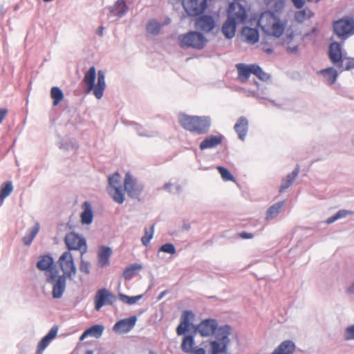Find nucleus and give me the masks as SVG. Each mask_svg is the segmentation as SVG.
I'll return each instance as SVG.
<instances>
[{"instance_id": "7c9ffc66", "label": "nucleus", "mask_w": 354, "mask_h": 354, "mask_svg": "<svg viewBox=\"0 0 354 354\" xmlns=\"http://www.w3.org/2000/svg\"><path fill=\"white\" fill-rule=\"evenodd\" d=\"M40 229V225L38 222H36L34 226L30 229H28L23 237V242L26 245H30L35 237L38 234Z\"/></svg>"}, {"instance_id": "8fccbe9b", "label": "nucleus", "mask_w": 354, "mask_h": 354, "mask_svg": "<svg viewBox=\"0 0 354 354\" xmlns=\"http://www.w3.org/2000/svg\"><path fill=\"white\" fill-rule=\"evenodd\" d=\"M176 248L172 243H165L160 246L158 249V252H162L170 254L176 253Z\"/></svg>"}, {"instance_id": "c85d7f7f", "label": "nucleus", "mask_w": 354, "mask_h": 354, "mask_svg": "<svg viewBox=\"0 0 354 354\" xmlns=\"http://www.w3.org/2000/svg\"><path fill=\"white\" fill-rule=\"evenodd\" d=\"M242 34L249 44H254L259 40V32L256 28L245 27L242 30Z\"/></svg>"}, {"instance_id": "a18cd8bd", "label": "nucleus", "mask_w": 354, "mask_h": 354, "mask_svg": "<svg viewBox=\"0 0 354 354\" xmlns=\"http://www.w3.org/2000/svg\"><path fill=\"white\" fill-rule=\"evenodd\" d=\"M154 234V225L153 224L149 229L145 228V235L141 238L142 244L147 246L153 239Z\"/></svg>"}, {"instance_id": "4c0bfd02", "label": "nucleus", "mask_w": 354, "mask_h": 354, "mask_svg": "<svg viewBox=\"0 0 354 354\" xmlns=\"http://www.w3.org/2000/svg\"><path fill=\"white\" fill-rule=\"evenodd\" d=\"M50 97L53 100V105L57 106L64 99V93L60 88L54 86L50 90Z\"/></svg>"}, {"instance_id": "603ef678", "label": "nucleus", "mask_w": 354, "mask_h": 354, "mask_svg": "<svg viewBox=\"0 0 354 354\" xmlns=\"http://www.w3.org/2000/svg\"><path fill=\"white\" fill-rule=\"evenodd\" d=\"M80 270L81 272L88 274L90 273V263L88 261L81 260Z\"/></svg>"}, {"instance_id": "3c124183", "label": "nucleus", "mask_w": 354, "mask_h": 354, "mask_svg": "<svg viewBox=\"0 0 354 354\" xmlns=\"http://www.w3.org/2000/svg\"><path fill=\"white\" fill-rule=\"evenodd\" d=\"M344 339L346 341L354 340V324L350 325L345 328Z\"/></svg>"}, {"instance_id": "bb28decb", "label": "nucleus", "mask_w": 354, "mask_h": 354, "mask_svg": "<svg viewBox=\"0 0 354 354\" xmlns=\"http://www.w3.org/2000/svg\"><path fill=\"white\" fill-rule=\"evenodd\" d=\"M299 172V167L297 166L290 174H288L286 178L282 180L279 192L282 193L288 187H290L293 182L295 181L296 177L298 176Z\"/></svg>"}, {"instance_id": "393cba45", "label": "nucleus", "mask_w": 354, "mask_h": 354, "mask_svg": "<svg viewBox=\"0 0 354 354\" xmlns=\"http://www.w3.org/2000/svg\"><path fill=\"white\" fill-rule=\"evenodd\" d=\"M295 344L290 340L281 342L270 354H293Z\"/></svg>"}, {"instance_id": "e2e57ef3", "label": "nucleus", "mask_w": 354, "mask_h": 354, "mask_svg": "<svg viewBox=\"0 0 354 354\" xmlns=\"http://www.w3.org/2000/svg\"><path fill=\"white\" fill-rule=\"evenodd\" d=\"M240 236L243 239H251L253 237V235L251 233H248V232H242L241 234H240Z\"/></svg>"}, {"instance_id": "e433bc0d", "label": "nucleus", "mask_w": 354, "mask_h": 354, "mask_svg": "<svg viewBox=\"0 0 354 354\" xmlns=\"http://www.w3.org/2000/svg\"><path fill=\"white\" fill-rule=\"evenodd\" d=\"M284 29V24L279 19H277L272 24L271 26V35L277 38H279L283 33Z\"/></svg>"}, {"instance_id": "a19ab883", "label": "nucleus", "mask_w": 354, "mask_h": 354, "mask_svg": "<svg viewBox=\"0 0 354 354\" xmlns=\"http://www.w3.org/2000/svg\"><path fill=\"white\" fill-rule=\"evenodd\" d=\"M125 124L133 125L135 127V130L136 131V132L139 136L151 138V137H153L155 136L154 133L149 132V131L145 130L141 125H140L136 122H125Z\"/></svg>"}, {"instance_id": "4d7b16f0", "label": "nucleus", "mask_w": 354, "mask_h": 354, "mask_svg": "<svg viewBox=\"0 0 354 354\" xmlns=\"http://www.w3.org/2000/svg\"><path fill=\"white\" fill-rule=\"evenodd\" d=\"M354 68V58H348L344 67V70L348 71Z\"/></svg>"}, {"instance_id": "c756f323", "label": "nucleus", "mask_w": 354, "mask_h": 354, "mask_svg": "<svg viewBox=\"0 0 354 354\" xmlns=\"http://www.w3.org/2000/svg\"><path fill=\"white\" fill-rule=\"evenodd\" d=\"M195 345L194 335H184L183 341L180 345L181 350L186 353H191L194 350L193 347Z\"/></svg>"}, {"instance_id": "6e6d98bb", "label": "nucleus", "mask_w": 354, "mask_h": 354, "mask_svg": "<svg viewBox=\"0 0 354 354\" xmlns=\"http://www.w3.org/2000/svg\"><path fill=\"white\" fill-rule=\"evenodd\" d=\"M351 213V212H350L348 210L341 209V210H339L336 214H337L338 219H340V218L346 217Z\"/></svg>"}, {"instance_id": "f8f14e48", "label": "nucleus", "mask_w": 354, "mask_h": 354, "mask_svg": "<svg viewBox=\"0 0 354 354\" xmlns=\"http://www.w3.org/2000/svg\"><path fill=\"white\" fill-rule=\"evenodd\" d=\"M116 301L115 296L106 288H102L97 291L94 302L95 309L100 310L104 305H112Z\"/></svg>"}, {"instance_id": "864d4df0", "label": "nucleus", "mask_w": 354, "mask_h": 354, "mask_svg": "<svg viewBox=\"0 0 354 354\" xmlns=\"http://www.w3.org/2000/svg\"><path fill=\"white\" fill-rule=\"evenodd\" d=\"M172 184L170 183H165L163 188L166 190H167L170 193L176 194L179 193L181 191V187L180 185H175V191H173L171 189V187H172Z\"/></svg>"}, {"instance_id": "69168bd1", "label": "nucleus", "mask_w": 354, "mask_h": 354, "mask_svg": "<svg viewBox=\"0 0 354 354\" xmlns=\"http://www.w3.org/2000/svg\"><path fill=\"white\" fill-rule=\"evenodd\" d=\"M7 114V110L6 109H0V123L2 122V120L4 119Z\"/></svg>"}, {"instance_id": "473e14b6", "label": "nucleus", "mask_w": 354, "mask_h": 354, "mask_svg": "<svg viewBox=\"0 0 354 354\" xmlns=\"http://www.w3.org/2000/svg\"><path fill=\"white\" fill-rule=\"evenodd\" d=\"M314 15L315 13L310 8H305L304 9L298 10L295 13V20L299 24H301L306 19H311Z\"/></svg>"}, {"instance_id": "39448f33", "label": "nucleus", "mask_w": 354, "mask_h": 354, "mask_svg": "<svg viewBox=\"0 0 354 354\" xmlns=\"http://www.w3.org/2000/svg\"><path fill=\"white\" fill-rule=\"evenodd\" d=\"M178 41L182 48L191 47L201 50L205 46L207 40L202 33L190 31L187 34L179 35Z\"/></svg>"}, {"instance_id": "4be33fe9", "label": "nucleus", "mask_w": 354, "mask_h": 354, "mask_svg": "<svg viewBox=\"0 0 354 354\" xmlns=\"http://www.w3.org/2000/svg\"><path fill=\"white\" fill-rule=\"evenodd\" d=\"M223 138L224 136L221 134L207 136L201 142L199 148L201 150H205L216 147L221 144Z\"/></svg>"}, {"instance_id": "f704fd0d", "label": "nucleus", "mask_w": 354, "mask_h": 354, "mask_svg": "<svg viewBox=\"0 0 354 354\" xmlns=\"http://www.w3.org/2000/svg\"><path fill=\"white\" fill-rule=\"evenodd\" d=\"M109 194L112 197L114 202L122 204L124 201V193L122 187L107 190Z\"/></svg>"}, {"instance_id": "2f4dec72", "label": "nucleus", "mask_w": 354, "mask_h": 354, "mask_svg": "<svg viewBox=\"0 0 354 354\" xmlns=\"http://www.w3.org/2000/svg\"><path fill=\"white\" fill-rule=\"evenodd\" d=\"M285 201H281L270 206L266 212V219L270 221L275 218L284 206Z\"/></svg>"}, {"instance_id": "338daca9", "label": "nucleus", "mask_w": 354, "mask_h": 354, "mask_svg": "<svg viewBox=\"0 0 354 354\" xmlns=\"http://www.w3.org/2000/svg\"><path fill=\"white\" fill-rule=\"evenodd\" d=\"M90 336V334H89V332L88 330V329H86V330H84V332L81 335L80 337V341H82L84 340L85 338H86L87 337H89Z\"/></svg>"}, {"instance_id": "a211bd4d", "label": "nucleus", "mask_w": 354, "mask_h": 354, "mask_svg": "<svg viewBox=\"0 0 354 354\" xmlns=\"http://www.w3.org/2000/svg\"><path fill=\"white\" fill-rule=\"evenodd\" d=\"M194 317V314L191 310H185L183 313L180 324L176 328V333L178 336L185 335L188 331L191 324L190 320Z\"/></svg>"}, {"instance_id": "052dcab7", "label": "nucleus", "mask_w": 354, "mask_h": 354, "mask_svg": "<svg viewBox=\"0 0 354 354\" xmlns=\"http://www.w3.org/2000/svg\"><path fill=\"white\" fill-rule=\"evenodd\" d=\"M293 37L294 35L292 33L287 35L283 41L284 44L288 45L290 44L292 41Z\"/></svg>"}, {"instance_id": "b1692460", "label": "nucleus", "mask_w": 354, "mask_h": 354, "mask_svg": "<svg viewBox=\"0 0 354 354\" xmlns=\"http://www.w3.org/2000/svg\"><path fill=\"white\" fill-rule=\"evenodd\" d=\"M53 259L50 254L39 256L37 262V268L41 271L50 272V270L55 269L53 267Z\"/></svg>"}, {"instance_id": "1a4fd4ad", "label": "nucleus", "mask_w": 354, "mask_h": 354, "mask_svg": "<svg viewBox=\"0 0 354 354\" xmlns=\"http://www.w3.org/2000/svg\"><path fill=\"white\" fill-rule=\"evenodd\" d=\"M58 263L63 272L62 274L67 276L69 280H73L77 273V269L71 252L65 251L63 252L59 258Z\"/></svg>"}, {"instance_id": "aec40b11", "label": "nucleus", "mask_w": 354, "mask_h": 354, "mask_svg": "<svg viewBox=\"0 0 354 354\" xmlns=\"http://www.w3.org/2000/svg\"><path fill=\"white\" fill-rule=\"evenodd\" d=\"M112 254L111 248L101 245L97 252V263L100 267L104 268L110 264V258Z\"/></svg>"}, {"instance_id": "680f3d73", "label": "nucleus", "mask_w": 354, "mask_h": 354, "mask_svg": "<svg viewBox=\"0 0 354 354\" xmlns=\"http://www.w3.org/2000/svg\"><path fill=\"white\" fill-rule=\"evenodd\" d=\"M189 354H206V352L203 348H197Z\"/></svg>"}, {"instance_id": "13d9d810", "label": "nucleus", "mask_w": 354, "mask_h": 354, "mask_svg": "<svg viewBox=\"0 0 354 354\" xmlns=\"http://www.w3.org/2000/svg\"><path fill=\"white\" fill-rule=\"evenodd\" d=\"M346 292L348 295H354V281H352L346 288Z\"/></svg>"}, {"instance_id": "cd10ccee", "label": "nucleus", "mask_w": 354, "mask_h": 354, "mask_svg": "<svg viewBox=\"0 0 354 354\" xmlns=\"http://www.w3.org/2000/svg\"><path fill=\"white\" fill-rule=\"evenodd\" d=\"M236 67L238 71L239 77L242 82H246L250 77V74H252L253 68L252 64H238Z\"/></svg>"}, {"instance_id": "4468645a", "label": "nucleus", "mask_w": 354, "mask_h": 354, "mask_svg": "<svg viewBox=\"0 0 354 354\" xmlns=\"http://www.w3.org/2000/svg\"><path fill=\"white\" fill-rule=\"evenodd\" d=\"M109 11L108 18L115 17V21L122 18L129 10V6L125 0H117L112 6L107 7Z\"/></svg>"}, {"instance_id": "c9c22d12", "label": "nucleus", "mask_w": 354, "mask_h": 354, "mask_svg": "<svg viewBox=\"0 0 354 354\" xmlns=\"http://www.w3.org/2000/svg\"><path fill=\"white\" fill-rule=\"evenodd\" d=\"M142 268V266L138 263H133L127 267L123 272V277L127 280L131 279L136 271L140 270Z\"/></svg>"}, {"instance_id": "de8ad7c7", "label": "nucleus", "mask_w": 354, "mask_h": 354, "mask_svg": "<svg viewBox=\"0 0 354 354\" xmlns=\"http://www.w3.org/2000/svg\"><path fill=\"white\" fill-rule=\"evenodd\" d=\"M217 169L224 180L235 181L234 176L230 172V171L227 168L222 166H218L217 167Z\"/></svg>"}, {"instance_id": "09e8293b", "label": "nucleus", "mask_w": 354, "mask_h": 354, "mask_svg": "<svg viewBox=\"0 0 354 354\" xmlns=\"http://www.w3.org/2000/svg\"><path fill=\"white\" fill-rule=\"evenodd\" d=\"M77 147V141L75 139H68L65 142H62L59 144V148L65 150H71Z\"/></svg>"}, {"instance_id": "5701e85b", "label": "nucleus", "mask_w": 354, "mask_h": 354, "mask_svg": "<svg viewBox=\"0 0 354 354\" xmlns=\"http://www.w3.org/2000/svg\"><path fill=\"white\" fill-rule=\"evenodd\" d=\"M83 211L80 214L81 223L83 225H90L93 220V211L91 203L85 201L82 204Z\"/></svg>"}, {"instance_id": "20e7f679", "label": "nucleus", "mask_w": 354, "mask_h": 354, "mask_svg": "<svg viewBox=\"0 0 354 354\" xmlns=\"http://www.w3.org/2000/svg\"><path fill=\"white\" fill-rule=\"evenodd\" d=\"M219 332L217 334V338L210 342V348L217 350L218 354L230 353L228 346L230 344V335L232 333V327L228 324L222 325Z\"/></svg>"}, {"instance_id": "a878e982", "label": "nucleus", "mask_w": 354, "mask_h": 354, "mask_svg": "<svg viewBox=\"0 0 354 354\" xmlns=\"http://www.w3.org/2000/svg\"><path fill=\"white\" fill-rule=\"evenodd\" d=\"M236 23L233 19L227 17L222 26V33L227 39H232L234 35L236 28Z\"/></svg>"}, {"instance_id": "423d86ee", "label": "nucleus", "mask_w": 354, "mask_h": 354, "mask_svg": "<svg viewBox=\"0 0 354 354\" xmlns=\"http://www.w3.org/2000/svg\"><path fill=\"white\" fill-rule=\"evenodd\" d=\"M222 326H218L217 320L212 318L205 319L202 320L194 328L195 333H198L203 337L214 336L217 338V334L220 333V328Z\"/></svg>"}, {"instance_id": "49530a36", "label": "nucleus", "mask_w": 354, "mask_h": 354, "mask_svg": "<svg viewBox=\"0 0 354 354\" xmlns=\"http://www.w3.org/2000/svg\"><path fill=\"white\" fill-rule=\"evenodd\" d=\"M104 326L100 324H95L88 328V330L90 334V337H94L95 338H99L102 336L104 331Z\"/></svg>"}, {"instance_id": "ddd939ff", "label": "nucleus", "mask_w": 354, "mask_h": 354, "mask_svg": "<svg viewBox=\"0 0 354 354\" xmlns=\"http://www.w3.org/2000/svg\"><path fill=\"white\" fill-rule=\"evenodd\" d=\"M227 17L236 24H243L247 18L246 10L239 3H231L228 8Z\"/></svg>"}, {"instance_id": "5fc2aeb1", "label": "nucleus", "mask_w": 354, "mask_h": 354, "mask_svg": "<svg viewBox=\"0 0 354 354\" xmlns=\"http://www.w3.org/2000/svg\"><path fill=\"white\" fill-rule=\"evenodd\" d=\"M294 6L297 9H301L305 5L306 0H291Z\"/></svg>"}, {"instance_id": "6ab92c4d", "label": "nucleus", "mask_w": 354, "mask_h": 354, "mask_svg": "<svg viewBox=\"0 0 354 354\" xmlns=\"http://www.w3.org/2000/svg\"><path fill=\"white\" fill-rule=\"evenodd\" d=\"M58 326H53L48 333L40 340L37 345V354H42L50 342L57 336Z\"/></svg>"}, {"instance_id": "412c9836", "label": "nucleus", "mask_w": 354, "mask_h": 354, "mask_svg": "<svg viewBox=\"0 0 354 354\" xmlns=\"http://www.w3.org/2000/svg\"><path fill=\"white\" fill-rule=\"evenodd\" d=\"M234 129L239 138L244 141L248 131V120L247 118L243 116L240 117L234 124Z\"/></svg>"}, {"instance_id": "ea45409f", "label": "nucleus", "mask_w": 354, "mask_h": 354, "mask_svg": "<svg viewBox=\"0 0 354 354\" xmlns=\"http://www.w3.org/2000/svg\"><path fill=\"white\" fill-rule=\"evenodd\" d=\"M109 185L107 190L122 187L120 185V175L118 172H115L108 178Z\"/></svg>"}, {"instance_id": "9b49d317", "label": "nucleus", "mask_w": 354, "mask_h": 354, "mask_svg": "<svg viewBox=\"0 0 354 354\" xmlns=\"http://www.w3.org/2000/svg\"><path fill=\"white\" fill-rule=\"evenodd\" d=\"M354 29V21L347 17L339 19L333 24L335 33L340 38L345 39Z\"/></svg>"}, {"instance_id": "79ce46f5", "label": "nucleus", "mask_w": 354, "mask_h": 354, "mask_svg": "<svg viewBox=\"0 0 354 354\" xmlns=\"http://www.w3.org/2000/svg\"><path fill=\"white\" fill-rule=\"evenodd\" d=\"M160 24L156 19H151L147 24V31L151 35H158L160 30Z\"/></svg>"}, {"instance_id": "7ed1b4c3", "label": "nucleus", "mask_w": 354, "mask_h": 354, "mask_svg": "<svg viewBox=\"0 0 354 354\" xmlns=\"http://www.w3.org/2000/svg\"><path fill=\"white\" fill-rule=\"evenodd\" d=\"M45 277L46 283L52 286L53 298L60 299L66 290L67 276L60 275L57 269H53L46 272Z\"/></svg>"}, {"instance_id": "bf43d9fd", "label": "nucleus", "mask_w": 354, "mask_h": 354, "mask_svg": "<svg viewBox=\"0 0 354 354\" xmlns=\"http://www.w3.org/2000/svg\"><path fill=\"white\" fill-rule=\"evenodd\" d=\"M298 50H299L298 45H295L293 46H286V50L288 53H297L298 51Z\"/></svg>"}, {"instance_id": "9d476101", "label": "nucleus", "mask_w": 354, "mask_h": 354, "mask_svg": "<svg viewBox=\"0 0 354 354\" xmlns=\"http://www.w3.org/2000/svg\"><path fill=\"white\" fill-rule=\"evenodd\" d=\"M183 6L189 17H197L207 7V0H183Z\"/></svg>"}, {"instance_id": "f3484780", "label": "nucleus", "mask_w": 354, "mask_h": 354, "mask_svg": "<svg viewBox=\"0 0 354 354\" xmlns=\"http://www.w3.org/2000/svg\"><path fill=\"white\" fill-rule=\"evenodd\" d=\"M329 58L338 67L343 66L342 46L338 42H332L329 46Z\"/></svg>"}, {"instance_id": "37998d69", "label": "nucleus", "mask_w": 354, "mask_h": 354, "mask_svg": "<svg viewBox=\"0 0 354 354\" xmlns=\"http://www.w3.org/2000/svg\"><path fill=\"white\" fill-rule=\"evenodd\" d=\"M142 295H139L137 296L130 297L122 293L118 294L119 299L123 303L127 304L129 305H133L136 304L137 301H138L140 299L142 298Z\"/></svg>"}, {"instance_id": "f03ea898", "label": "nucleus", "mask_w": 354, "mask_h": 354, "mask_svg": "<svg viewBox=\"0 0 354 354\" xmlns=\"http://www.w3.org/2000/svg\"><path fill=\"white\" fill-rule=\"evenodd\" d=\"M96 72L94 66L91 67L85 73L84 82L87 86L86 93L93 91V95L97 100H100L104 95L106 88L105 75L102 71L97 72V84H95Z\"/></svg>"}, {"instance_id": "774afa93", "label": "nucleus", "mask_w": 354, "mask_h": 354, "mask_svg": "<svg viewBox=\"0 0 354 354\" xmlns=\"http://www.w3.org/2000/svg\"><path fill=\"white\" fill-rule=\"evenodd\" d=\"M168 293L167 290H164L161 292L159 295L157 297V301H160Z\"/></svg>"}, {"instance_id": "2eb2a0df", "label": "nucleus", "mask_w": 354, "mask_h": 354, "mask_svg": "<svg viewBox=\"0 0 354 354\" xmlns=\"http://www.w3.org/2000/svg\"><path fill=\"white\" fill-rule=\"evenodd\" d=\"M137 317L135 315L118 321L113 327V330L119 334L129 333L136 325Z\"/></svg>"}, {"instance_id": "dca6fc26", "label": "nucleus", "mask_w": 354, "mask_h": 354, "mask_svg": "<svg viewBox=\"0 0 354 354\" xmlns=\"http://www.w3.org/2000/svg\"><path fill=\"white\" fill-rule=\"evenodd\" d=\"M195 26L202 32H209L214 28L215 21L210 15H201L196 19Z\"/></svg>"}, {"instance_id": "6e6552de", "label": "nucleus", "mask_w": 354, "mask_h": 354, "mask_svg": "<svg viewBox=\"0 0 354 354\" xmlns=\"http://www.w3.org/2000/svg\"><path fill=\"white\" fill-rule=\"evenodd\" d=\"M64 242L70 250H78L82 256L87 251L86 241L84 237L75 232H71L65 236Z\"/></svg>"}, {"instance_id": "0e129e2a", "label": "nucleus", "mask_w": 354, "mask_h": 354, "mask_svg": "<svg viewBox=\"0 0 354 354\" xmlns=\"http://www.w3.org/2000/svg\"><path fill=\"white\" fill-rule=\"evenodd\" d=\"M337 220H338V218H337V214H335V215L329 217L327 220H326V223L328 224H331L333 223H334L335 221H336Z\"/></svg>"}, {"instance_id": "c03bdc74", "label": "nucleus", "mask_w": 354, "mask_h": 354, "mask_svg": "<svg viewBox=\"0 0 354 354\" xmlns=\"http://www.w3.org/2000/svg\"><path fill=\"white\" fill-rule=\"evenodd\" d=\"M252 66L253 68L252 74L256 75L259 80L262 81H267L270 79V75L264 72L259 65L252 64Z\"/></svg>"}, {"instance_id": "72a5a7b5", "label": "nucleus", "mask_w": 354, "mask_h": 354, "mask_svg": "<svg viewBox=\"0 0 354 354\" xmlns=\"http://www.w3.org/2000/svg\"><path fill=\"white\" fill-rule=\"evenodd\" d=\"M319 73L324 76V77L327 80L328 83L330 85L333 84L337 80V72L333 67L323 69L319 71Z\"/></svg>"}, {"instance_id": "f257e3e1", "label": "nucleus", "mask_w": 354, "mask_h": 354, "mask_svg": "<svg viewBox=\"0 0 354 354\" xmlns=\"http://www.w3.org/2000/svg\"><path fill=\"white\" fill-rule=\"evenodd\" d=\"M179 122L185 129L199 135L207 133L212 123L209 116H191L186 114L179 115Z\"/></svg>"}, {"instance_id": "58836bf2", "label": "nucleus", "mask_w": 354, "mask_h": 354, "mask_svg": "<svg viewBox=\"0 0 354 354\" xmlns=\"http://www.w3.org/2000/svg\"><path fill=\"white\" fill-rule=\"evenodd\" d=\"M13 190V185L11 181H7L2 184L0 189V200L1 203L8 197Z\"/></svg>"}, {"instance_id": "0eeeda50", "label": "nucleus", "mask_w": 354, "mask_h": 354, "mask_svg": "<svg viewBox=\"0 0 354 354\" xmlns=\"http://www.w3.org/2000/svg\"><path fill=\"white\" fill-rule=\"evenodd\" d=\"M143 189L144 185L142 183L139 182L130 172L126 173L124 180V189L128 196L133 199L138 198Z\"/></svg>"}]
</instances>
